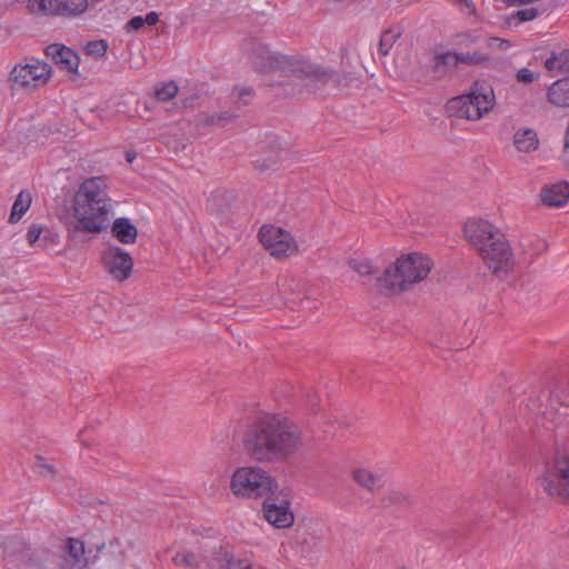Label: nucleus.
Listing matches in <instances>:
<instances>
[{
  "label": "nucleus",
  "mask_w": 569,
  "mask_h": 569,
  "mask_svg": "<svg viewBox=\"0 0 569 569\" xmlns=\"http://www.w3.org/2000/svg\"><path fill=\"white\" fill-rule=\"evenodd\" d=\"M297 425L281 415L266 413L251 422L243 436V448L256 461H279L300 446Z\"/></svg>",
  "instance_id": "f257e3e1"
},
{
  "label": "nucleus",
  "mask_w": 569,
  "mask_h": 569,
  "mask_svg": "<svg viewBox=\"0 0 569 569\" xmlns=\"http://www.w3.org/2000/svg\"><path fill=\"white\" fill-rule=\"evenodd\" d=\"M101 177L86 179L73 197L72 218L66 222L68 239L73 244L89 240L87 234L100 233L108 227V196Z\"/></svg>",
  "instance_id": "f03ea898"
},
{
  "label": "nucleus",
  "mask_w": 569,
  "mask_h": 569,
  "mask_svg": "<svg viewBox=\"0 0 569 569\" xmlns=\"http://www.w3.org/2000/svg\"><path fill=\"white\" fill-rule=\"evenodd\" d=\"M432 267L430 258L418 252H411L396 260L376 278V289L379 293L389 296L408 289L412 283L427 278Z\"/></svg>",
  "instance_id": "7ed1b4c3"
},
{
  "label": "nucleus",
  "mask_w": 569,
  "mask_h": 569,
  "mask_svg": "<svg viewBox=\"0 0 569 569\" xmlns=\"http://www.w3.org/2000/svg\"><path fill=\"white\" fill-rule=\"evenodd\" d=\"M493 102L492 88L485 82H475L470 92L449 99L446 110L450 117L479 120L491 110Z\"/></svg>",
  "instance_id": "20e7f679"
},
{
  "label": "nucleus",
  "mask_w": 569,
  "mask_h": 569,
  "mask_svg": "<svg viewBox=\"0 0 569 569\" xmlns=\"http://www.w3.org/2000/svg\"><path fill=\"white\" fill-rule=\"evenodd\" d=\"M230 489L237 497L257 499L277 493L279 486L269 472L259 467H240L231 477Z\"/></svg>",
  "instance_id": "39448f33"
},
{
  "label": "nucleus",
  "mask_w": 569,
  "mask_h": 569,
  "mask_svg": "<svg viewBox=\"0 0 569 569\" xmlns=\"http://www.w3.org/2000/svg\"><path fill=\"white\" fill-rule=\"evenodd\" d=\"M540 485L550 497L569 502V455L557 452L552 463L547 465Z\"/></svg>",
  "instance_id": "423d86ee"
},
{
  "label": "nucleus",
  "mask_w": 569,
  "mask_h": 569,
  "mask_svg": "<svg viewBox=\"0 0 569 569\" xmlns=\"http://www.w3.org/2000/svg\"><path fill=\"white\" fill-rule=\"evenodd\" d=\"M51 74V67L33 57L24 58V63L13 67L9 76L11 89H28L44 83Z\"/></svg>",
  "instance_id": "0eeeda50"
},
{
  "label": "nucleus",
  "mask_w": 569,
  "mask_h": 569,
  "mask_svg": "<svg viewBox=\"0 0 569 569\" xmlns=\"http://www.w3.org/2000/svg\"><path fill=\"white\" fill-rule=\"evenodd\" d=\"M479 254L487 267L498 277L506 276L513 269V252L502 232L496 233V239Z\"/></svg>",
  "instance_id": "6e6552de"
},
{
  "label": "nucleus",
  "mask_w": 569,
  "mask_h": 569,
  "mask_svg": "<svg viewBox=\"0 0 569 569\" xmlns=\"http://www.w3.org/2000/svg\"><path fill=\"white\" fill-rule=\"evenodd\" d=\"M258 237L272 257L284 258L298 250L297 242L291 233L282 228L263 224L258 232Z\"/></svg>",
  "instance_id": "1a4fd4ad"
},
{
  "label": "nucleus",
  "mask_w": 569,
  "mask_h": 569,
  "mask_svg": "<svg viewBox=\"0 0 569 569\" xmlns=\"http://www.w3.org/2000/svg\"><path fill=\"white\" fill-rule=\"evenodd\" d=\"M32 12L51 17H74L86 11V0H29Z\"/></svg>",
  "instance_id": "9d476101"
},
{
  "label": "nucleus",
  "mask_w": 569,
  "mask_h": 569,
  "mask_svg": "<svg viewBox=\"0 0 569 569\" xmlns=\"http://www.w3.org/2000/svg\"><path fill=\"white\" fill-rule=\"evenodd\" d=\"M101 261L110 276L118 281L127 280L133 269V259L119 246H109L101 256Z\"/></svg>",
  "instance_id": "9b49d317"
},
{
  "label": "nucleus",
  "mask_w": 569,
  "mask_h": 569,
  "mask_svg": "<svg viewBox=\"0 0 569 569\" xmlns=\"http://www.w3.org/2000/svg\"><path fill=\"white\" fill-rule=\"evenodd\" d=\"M264 519L279 529L289 528L295 522L293 512L290 509V501L270 493L262 502Z\"/></svg>",
  "instance_id": "f8f14e48"
},
{
  "label": "nucleus",
  "mask_w": 569,
  "mask_h": 569,
  "mask_svg": "<svg viewBox=\"0 0 569 569\" xmlns=\"http://www.w3.org/2000/svg\"><path fill=\"white\" fill-rule=\"evenodd\" d=\"M463 232L469 243L480 253L496 239L501 231L487 220H469L465 223Z\"/></svg>",
  "instance_id": "ddd939ff"
},
{
  "label": "nucleus",
  "mask_w": 569,
  "mask_h": 569,
  "mask_svg": "<svg viewBox=\"0 0 569 569\" xmlns=\"http://www.w3.org/2000/svg\"><path fill=\"white\" fill-rule=\"evenodd\" d=\"M44 52L61 70L73 73L78 71L80 58L71 48L52 43L46 48Z\"/></svg>",
  "instance_id": "4468645a"
},
{
  "label": "nucleus",
  "mask_w": 569,
  "mask_h": 569,
  "mask_svg": "<svg viewBox=\"0 0 569 569\" xmlns=\"http://www.w3.org/2000/svg\"><path fill=\"white\" fill-rule=\"evenodd\" d=\"M104 547V543L98 545L94 555L92 553V549L86 550L84 543L74 538L67 539V552L68 556L73 560V563L79 568L87 567L90 561H93L101 549Z\"/></svg>",
  "instance_id": "2eb2a0df"
},
{
  "label": "nucleus",
  "mask_w": 569,
  "mask_h": 569,
  "mask_svg": "<svg viewBox=\"0 0 569 569\" xmlns=\"http://www.w3.org/2000/svg\"><path fill=\"white\" fill-rule=\"evenodd\" d=\"M296 71L316 83L326 84L329 81L340 83L339 74L335 70L316 63H302Z\"/></svg>",
  "instance_id": "dca6fc26"
},
{
  "label": "nucleus",
  "mask_w": 569,
  "mask_h": 569,
  "mask_svg": "<svg viewBox=\"0 0 569 569\" xmlns=\"http://www.w3.org/2000/svg\"><path fill=\"white\" fill-rule=\"evenodd\" d=\"M111 233L122 244H132L138 238L137 227L126 217L114 219Z\"/></svg>",
  "instance_id": "f3484780"
},
{
  "label": "nucleus",
  "mask_w": 569,
  "mask_h": 569,
  "mask_svg": "<svg viewBox=\"0 0 569 569\" xmlns=\"http://www.w3.org/2000/svg\"><path fill=\"white\" fill-rule=\"evenodd\" d=\"M542 202L549 207H562L569 200V184L567 182L546 187L541 191Z\"/></svg>",
  "instance_id": "a211bd4d"
},
{
  "label": "nucleus",
  "mask_w": 569,
  "mask_h": 569,
  "mask_svg": "<svg viewBox=\"0 0 569 569\" xmlns=\"http://www.w3.org/2000/svg\"><path fill=\"white\" fill-rule=\"evenodd\" d=\"M548 101L560 108H569V77L556 80L547 89Z\"/></svg>",
  "instance_id": "6ab92c4d"
},
{
  "label": "nucleus",
  "mask_w": 569,
  "mask_h": 569,
  "mask_svg": "<svg viewBox=\"0 0 569 569\" xmlns=\"http://www.w3.org/2000/svg\"><path fill=\"white\" fill-rule=\"evenodd\" d=\"M513 144L520 152H531L538 148L537 133L532 129H520L513 134Z\"/></svg>",
  "instance_id": "aec40b11"
},
{
  "label": "nucleus",
  "mask_w": 569,
  "mask_h": 569,
  "mask_svg": "<svg viewBox=\"0 0 569 569\" xmlns=\"http://www.w3.org/2000/svg\"><path fill=\"white\" fill-rule=\"evenodd\" d=\"M458 52L456 51H446L435 54L432 59L431 70L435 73H445L448 68L457 67L460 61Z\"/></svg>",
  "instance_id": "412c9836"
},
{
  "label": "nucleus",
  "mask_w": 569,
  "mask_h": 569,
  "mask_svg": "<svg viewBox=\"0 0 569 569\" xmlns=\"http://www.w3.org/2000/svg\"><path fill=\"white\" fill-rule=\"evenodd\" d=\"M353 480L369 491H375L382 487V478L367 469H356L352 472Z\"/></svg>",
  "instance_id": "4be33fe9"
},
{
  "label": "nucleus",
  "mask_w": 569,
  "mask_h": 569,
  "mask_svg": "<svg viewBox=\"0 0 569 569\" xmlns=\"http://www.w3.org/2000/svg\"><path fill=\"white\" fill-rule=\"evenodd\" d=\"M545 68L549 71L557 70L562 73H569V50L552 51L550 57L545 60Z\"/></svg>",
  "instance_id": "5701e85b"
},
{
  "label": "nucleus",
  "mask_w": 569,
  "mask_h": 569,
  "mask_svg": "<svg viewBox=\"0 0 569 569\" xmlns=\"http://www.w3.org/2000/svg\"><path fill=\"white\" fill-rule=\"evenodd\" d=\"M31 201L32 197L28 191H20L13 202L11 213L9 216V222L17 223L30 208Z\"/></svg>",
  "instance_id": "b1692460"
},
{
  "label": "nucleus",
  "mask_w": 569,
  "mask_h": 569,
  "mask_svg": "<svg viewBox=\"0 0 569 569\" xmlns=\"http://www.w3.org/2000/svg\"><path fill=\"white\" fill-rule=\"evenodd\" d=\"M400 29L389 28L381 32L379 40V53L383 57L388 56L396 41L401 37Z\"/></svg>",
  "instance_id": "393cba45"
},
{
  "label": "nucleus",
  "mask_w": 569,
  "mask_h": 569,
  "mask_svg": "<svg viewBox=\"0 0 569 569\" xmlns=\"http://www.w3.org/2000/svg\"><path fill=\"white\" fill-rule=\"evenodd\" d=\"M178 91V84L173 80H169L154 87V98L157 101L167 102L173 99Z\"/></svg>",
  "instance_id": "a878e982"
},
{
  "label": "nucleus",
  "mask_w": 569,
  "mask_h": 569,
  "mask_svg": "<svg viewBox=\"0 0 569 569\" xmlns=\"http://www.w3.org/2000/svg\"><path fill=\"white\" fill-rule=\"evenodd\" d=\"M459 58H457L460 63L477 67V66H487L491 58L488 53L481 52V51H473V52H458Z\"/></svg>",
  "instance_id": "bb28decb"
},
{
  "label": "nucleus",
  "mask_w": 569,
  "mask_h": 569,
  "mask_svg": "<svg viewBox=\"0 0 569 569\" xmlns=\"http://www.w3.org/2000/svg\"><path fill=\"white\" fill-rule=\"evenodd\" d=\"M232 552L229 550L227 546H219L212 550V558L209 562V567L211 569H224L230 558L232 557Z\"/></svg>",
  "instance_id": "cd10ccee"
},
{
  "label": "nucleus",
  "mask_w": 569,
  "mask_h": 569,
  "mask_svg": "<svg viewBox=\"0 0 569 569\" xmlns=\"http://www.w3.org/2000/svg\"><path fill=\"white\" fill-rule=\"evenodd\" d=\"M538 14L539 11L536 8L521 9L511 13L506 21L509 26H518L521 22H527L536 19Z\"/></svg>",
  "instance_id": "c85d7f7f"
},
{
  "label": "nucleus",
  "mask_w": 569,
  "mask_h": 569,
  "mask_svg": "<svg viewBox=\"0 0 569 569\" xmlns=\"http://www.w3.org/2000/svg\"><path fill=\"white\" fill-rule=\"evenodd\" d=\"M237 116L229 112V111H222L217 112L212 114H206L202 119L203 123L207 126H220L222 127L224 122L231 121L236 119Z\"/></svg>",
  "instance_id": "c756f323"
},
{
  "label": "nucleus",
  "mask_w": 569,
  "mask_h": 569,
  "mask_svg": "<svg viewBox=\"0 0 569 569\" xmlns=\"http://www.w3.org/2000/svg\"><path fill=\"white\" fill-rule=\"evenodd\" d=\"M172 562L178 567L197 568L199 566L198 557L193 552H178L172 558Z\"/></svg>",
  "instance_id": "7c9ffc66"
},
{
  "label": "nucleus",
  "mask_w": 569,
  "mask_h": 569,
  "mask_svg": "<svg viewBox=\"0 0 569 569\" xmlns=\"http://www.w3.org/2000/svg\"><path fill=\"white\" fill-rule=\"evenodd\" d=\"M108 42L103 39L89 41L86 46V52L94 58H102L108 50Z\"/></svg>",
  "instance_id": "2f4dec72"
},
{
  "label": "nucleus",
  "mask_w": 569,
  "mask_h": 569,
  "mask_svg": "<svg viewBox=\"0 0 569 569\" xmlns=\"http://www.w3.org/2000/svg\"><path fill=\"white\" fill-rule=\"evenodd\" d=\"M349 266L359 274L361 276H367V274H372L375 273V269H373V266L371 263L370 260L368 259H362V260H357V259H351L349 261Z\"/></svg>",
  "instance_id": "473e14b6"
},
{
  "label": "nucleus",
  "mask_w": 569,
  "mask_h": 569,
  "mask_svg": "<svg viewBox=\"0 0 569 569\" xmlns=\"http://www.w3.org/2000/svg\"><path fill=\"white\" fill-rule=\"evenodd\" d=\"M279 63H280L279 57L273 56L268 52L267 56L262 57L261 61L259 63H257V67L260 70H269V69H273V68L278 67Z\"/></svg>",
  "instance_id": "72a5a7b5"
},
{
  "label": "nucleus",
  "mask_w": 569,
  "mask_h": 569,
  "mask_svg": "<svg viewBox=\"0 0 569 569\" xmlns=\"http://www.w3.org/2000/svg\"><path fill=\"white\" fill-rule=\"evenodd\" d=\"M480 40V37L477 36L472 31H466L457 34V43L459 46H468L471 43H477Z\"/></svg>",
  "instance_id": "f704fd0d"
},
{
  "label": "nucleus",
  "mask_w": 569,
  "mask_h": 569,
  "mask_svg": "<svg viewBox=\"0 0 569 569\" xmlns=\"http://www.w3.org/2000/svg\"><path fill=\"white\" fill-rule=\"evenodd\" d=\"M143 26H144V21H143L142 17L134 16L124 24L123 29L127 33H131V32L140 30Z\"/></svg>",
  "instance_id": "c9c22d12"
},
{
  "label": "nucleus",
  "mask_w": 569,
  "mask_h": 569,
  "mask_svg": "<svg viewBox=\"0 0 569 569\" xmlns=\"http://www.w3.org/2000/svg\"><path fill=\"white\" fill-rule=\"evenodd\" d=\"M36 467L41 475H49L51 477L54 475L53 466L48 463L41 456H37Z\"/></svg>",
  "instance_id": "e433bc0d"
},
{
  "label": "nucleus",
  "mask_w": 569,
  "mask_h": 569,
  "mask_svg": "<svg viewBox=\"0 0 569 569\" xmlns=\"http://www.w3.org/2000/svg\"><path fill=\"white\" fill-rule=\"evenodd\" d=\"M43 231V227L40 226V224H31L30 228L28 229V232H27V240L30 244H33L36 243L39 238H40V234L41 232Z\"/></svg>",
  "instance_id": "4c0bfd02"
},
{
  "label": "nucleus",
  "mask_w": 569,
  "mask_h": 569,
  "mask_svg": "<svg viewBox=\"0 0 569 569\" xmlns=\"http://www.w3.org/2000/svg\"><path fill=\"white\" fill-rule=\"evenodd\" d=\"M550 398L552 402H558L561 406H569L568 396H565V391L556 388L550 392Z\"/></svg>",
  "instance_id": "58836bf2"
},
{
  "label": "nucleus",
  "mask_w": 569,
  "mask_h": 569,
  "mask_svg": "<svg viewBox=\"0 0 569 569\" xmlns=\"http://www.w3.org/2000/svg\"><path fill=\"white\" fill-rule=\"evenodd\" d=\"M561 160L565 166L569 167V121L565 133Z\"/></svg>",
  "instance_id": "ea45409f"
},
{
  "label": "nucleus",
  "mask_w": 569,
  "mask_h": 569,
  "mask_svg": "<svg viewBox=\"0 0 569 569\" xmlns=\"http://www.w3.org/2000/svg\"><path fill=\"white\" fill-rule=\"evenodd\" d=\"M535 77L528 68H522L517 72V80L521 83H531Z\"/></svg>",
  "instance_id": "a19ab883"
},
{
  "label": "nucleus",
  "mask_w": 569,
  "mask_h": 569,
  "mask_svg": "<svg viewBox=\"0 0 569 569\" xmlns=\"http://www.w3.org/2000/svg\"><path fill=\"white\" fill-rule=\"evenodd\" d=\"M247 565H249L247 560L234 558V556L232 555L230 561L228 562L224 569H244Z\"/></svg>",
  "instance_id": "79ce46f5"
},
{
  "label": "nucleus",
  "mask_w": 569,
  "mask_h": 569,
  "mask_svg": "<svg viewBox=\"0 0 569 569\" xmlns=\"http://www.w3.org/2000/svg\"><path fill=\"white\" fill-rule=\"evenodd\" d=\"M548 248V244L545 240H541V239H536L535 240V249L532 252H530V257L532 258L533 256H539L541 254L542 252H545Z\"/></svg>",
  "instance_id": "37998d69"
},
{
  "label": "nucleus",
  "mask_w": 569,
  "mask_h": 569,
  "mask_svg": "<svg viewBox=\"0 0 569 569\" xmlns=\"http://www.w3.org/2000/svg\"><path fill=\"white\" fill-rule=\"evenodd\" d=\"M144 24L148 26H156L159 21V16L156 11H150L146 14V17H142Z\"/></svg>",
  "instance_id": "c03bdc74"
},
{
  "label": "nucleus",
  "mask_w": 569,
  "mask_h": 569,
  "mask_svg": "<svg viewBox=\"0 0 569 569\" xmlns=\"http://www.w3.org/2000/svg\"><path fill=\"white\" fill-rule=\"evenodd\" d=\"M457 3L467 9L468 14H476V7L472 0H457Z\"/></svg>",
  "instance_id": "a18cd8bd"
},
{
  "label": "nucleus",
  "mask_w": 569,
  "mask_h": 569,
  "mask_svg": "<svg viewBox=\"0 0 569 569\" xmlns=\"http://www.w3.org/2000/svg\"><path fill=\"white\" fill-rule=\"evenodd\" d=\"M19 560L21 562H30L32 560L31 559V549L29 546H26V545L22 546V550L20 552Z\"/></svg>",
  "instance_id": "49530a36"
},
{
  "label": "nucleus",
  "mask_w": 569,
  "mask_h": 569,
  "mask_svg": "<svg viewBox=\"0 0 569 569\" xmlns=\"http://www.w3.org/2000/svg\"><path fill=\"white\" fill-rule=\"evenodd\" d=\"M406 499H407L406 496H403L401 492H395L389 496L390 502H393V503H400V502L405 501Z\"/></svg>",
  "instance_id": "de8ad7c7"
},
{
  "label": "nucleus",
  "mask_w": 569,
  "mask_h": 569,
  "mask_svg": "<svg viewBox=\"0 0 569 569\" xmlns=\"http://www.w3.org/2000/svg\"><path fill=\"white\" fill-rule=\"evenodd\" d=\"M495 42L499 43V48L500 49H505V48L510 46V42L508 40L500 39V38H497V37L490 38V44H493Z\"/></svg>",
  "instance_id": "09e8293b"
},
{
  "label": "nucleus",
  "mask_w": 569,
  "mask_h": 569,
  "mask_svg": "<svg viewBox=\"0 0 569 569\" xmlns=\"http://www.w3.org/2000/svg\"><path fill=\"white\" fill-rule=\"evenodd\" d=\"M256 168L259 169L260 171H266V170L272 169V164L267 163V161L264 159L261 161L257 160Z\"/></svg>",
  "instance_id": "8fccbe9b"
},
{
  "label": "nucleus",
  "mask_w": 569,
  "mask_h": 569,
  "mask_svg": "<svg viewBox=\"0 0 569 569\" xmlns=\"http://www.w3.org/2000/svg\"><path fill=\"white\" fill-rule=\"evenodd\" d=\"M136 159L134 151H126V160L131 163Z\"/></svg>",
  "instance_id": "3c124183"
},
{
  "label": "nucleus",
  "mask_w": 569,
  "mask_h": 569,
  "mask_svg": "<svg viewBox=\"0 0 569 569\" xmlns=\"http://www.w3.org/2000/svg\"><path fill=\"white\" fill-rule=\"evenodd\" d=\"M252 94V90L250 88H246V89H242L240 92H239V97L242 98L244 96H251Z\"/></svg>",
  "instance_id": "603ef678"
},
{
  "label": "nucleus",
  "mask_w": 569,
  "mask_h": 569,
  "mask_svg": "<svg viewBox=\"0 0 569 569\" xmlns=\"http://www.w3.org/2000/svg\"><path fill=\"white\" fill-rule=\"evenodd\" d=\"M244 569H252L251 565H247V567Z\"/></svg>",
  "instance_id": "864d4df0"
}]
</instances>
